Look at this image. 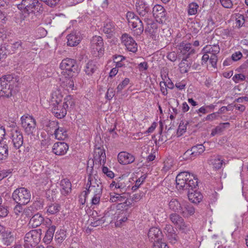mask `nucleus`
<instances>
[{
	"mask_svg": "<svg viewBox=\"0 0 248 248\" xmlns=\"http://www.w3.org/2000/svg\"><path fill=\"white\" fill-rule=\"evenodd\" d=\"M44 220V217L42 215L37 213L30 219L29 225L33 228H36L41 225Z\"/></svg>",
	"mask_w": 248,
	"mask_h": 248,
	"instance_id": "nucleus-25",
	"label": "nucleus"
},
{
	"mask_svg": "<svg viewBox=\"0 0 248 248\" xmlns=\"http://www.w3.org/2000/svg\"><path fill=\"white\" fill-rule=\"evenodd\" d=\"M68 149L69 146L66 143L57 142L53 144L52 152L57 155H63L66 154Z\"/></svg>",
	"mask_w": 248,
	"mask_h": 248,
	"instance_id": "nucleus-13",
	"label": "nucleus"
},
{
	"mask_svg": "<svg viewBox=\"0 0 248 248\" xmlns=\"http://www.w3.org/2000/svg\"><path fill=\"white\" fill-rule=\"evenodd\" d=\"M54 134L55 138L58 140H64L67 137V130L63 127L59 126Z\"/></svg>",
	"mask_w": 248,
	"mask_h": 248,
	"instance_id": "nucleus-30",
	"label": "nucleus"
},
{
	"mask_svg": "<svg viewBox=\"0 0 248 248\" xmlns=\"http://www.w3.org/2000/svg\"><path fill=\"white\" fill-rule=\"evenodd\" d=\"M144 21L147 22V27L145 29V31H148L152 35L155 33L157 31L156 24L150 20L149 17H148V19H146Z\"/></svg>",
	"mask_w": 248,
	"mask_h": 248,
	"instance_id": "nucleus-32",
	"label": "nucleus"
},
{
	"mask_svg": "<svg viewBox=\"0 0 248 248\" xmlns=\"http://www.w3.org/2000/svg\"><path fill=\"white\" fill-rule=\"evenodd\" d=\"M246 77L245 75L240 73L235 74L232 78V80L235 83H240L245 80Z\"/></svg>",
	"mask_w": 248,
	"mask_h": 248,
	"instance_id": "nucleus-53",
	"label": "nucleus"
},
{
	"mask_svg": "<svg viewBox=\"0 0 248 248\" xmlns=\"http://www.w3.org/2000/svg\"><path fill=\"white\" fill-rule=\"evenodd\" d=\"M195 156L193 155V152L192 151L191 149L187 150L183 155L182 158L183 159L187 160H192L195 158Z\"/></svg>",
	"mask_w": 248,
	"mask_h": 248,
	"instance_id": "nucleus-58",
	"label": "nucleus"
},
{
	"mask_svg": "<svg viewBox=\"0 0 248 248\" xmlns=\"http://www.w3.org/2000/svg\"><path fill=\"white\" fill-rule=\"evenodd\" d=\"M105 221V217H96L95 218L94 220L93 221H91V225L93 227H97L99 226L103 223H104Z\"/></svg>",
	"mask_w": 248,
	"mask_h": 248,
	"instance_id": "nucleus-56",
	"label": "nucleus"
},
{
	"mask_svg": "<svg viewBox=\"0 0 248 248\" xmlns=\"http://www.w3.org/2000/svg\"><path fill=\"white\" fill-rule=\"evenodd\" d=\"M245 23V18L243 15H239L235 19V26L238 28H241Z\"/></svg>",
	"mask_w": 248,
	"mask_h": 248,
	"instance_id": "nucleus-57",
	"label": "nucleus"
},
{
	"mask_svg": "<svg viewBox=\"0 0 248 248\" xmlns=\"http://www.w3.org/2000/svg\"><path fill=\"white\" fill-rule=\"evenodd\" d=\"M135 6L139 14L141 16L144 17V20L151 16L149 5L144 0H136Z\"/></svg>",
	"mask_w": 248,
	"mask_h": 248,
	"instance_id": "nucleus-11",
	"label": "nucleus"
},
{
	"mask_svg": "<svg viewBox=\"0 0 248 248\" xmlns=\"http://www.w3.org/2000/svg\"><path fill=\"white\" fill-rule=\"evenodd\" d=\"M167 236L170 241V242L171 243L174 244L177 240V235L176 234L175 232H174L170 234H169Z\"/></svg>",
	"mask_w": 248,
	"mask_h": 248,
	"instance_id": "nucleus-64",
	"label": "nucleus"
},
{
	"mask_svg": "<svg viewBox=\"0 0 248 248\" xmlns=\"http://www.w3.org/2000/svg\"><path fill=\"white\" fill-rule=\"evenodd\" d=\"M187 59V58H183L182 61L179 63V69L181 73L187 72L190 68V66L186 61Z\"/></svg>",
	"mask_w": 248,
	"mask_h": 248,
	"instance_id": "nucleus-45",
	"label": "nucleus"
},
{
	"mask_svg": "<svg viewBox=\"0 0 248 248\" xmlns=\"http://www.w3.org/2000/svg\"><path fill=\"white\" fill-rule=\"evenodd\" d=\"M169 218L171 222L177 227L180 223H183L184 219L179 214L174 213L170 215Z\"/></svg>",
	"mask_w": 248,
	"mask_h": 248,
	"instance_id": "nucleus-38",
	"label": "nucleus"
},
{
	"mask_svg": "<svg viewBox=\"0 0 248 248\" xmlns=\"http://www.w3.org/2000/svg\"><path fill=\"white\" fill-rule=\"evenodd\" d=\"M230 124L228 122L220 124L215 128L212 129L211 135L213 137L217 134L221 133Z\"/></svg>",
	"mask_w": 248,
	"mask_h": 248,
	"instance_id": "nucleus-40",
	"label": "nucleus"
},
{
	"mask_svg": "<svg viewBox=\"0 0 248 248\" xmlns=\"http://www.w3.org/2000/svg\"><path fill=\"white\" fill-rule=\"evenodd\" d=\"M66 231L61 229L56 232L55 239L58 243L61 244L66 239Z\"/></svg>",
	"mask_w": 248,
	"mask_h": 248,
	"instance_id": "nucleus-41",
	"label": "nucleus"
},
{
	"mask_svg": "<svg viewBox=\"0 0 248 248\" xmlns=\"http://www.w3.org/2000/svg\"><path fill=\"white\" fill-rule=\"evenodd\" d=\"M54 115L58 119L63 118L67 113L66 109H52Z\"/></svg>",
	"mask_w": 248,
	"mask_h": 248,
	"instance_id": "nucleus-51",
	"label": "nucleus"
},
{
	"mask_svg": "<svg viewBox=\"0 0 248 248\" xmlns=\"http://www.w3.org/2000/svg\"><path fill=\"white\" fill-rule=\"evenodd\" d=\"M116 30L115 25L112 22L105 23L103 28V32L108 38L111 37L115 33Z\"/></svg>",
	"mask_w": 248,
	"mask_h": 248,
	"instance_id": "nucleus-27",
	"label": "nucleus"
},
{
	"mask_svg": "<svg viewBox=\"0 0 248 248\" xmlns=\"http://www.w3.org/2000/svg\"><path fill=\"white\" fill-rule=\"evenodd\" d=\"M8 213V207L0 205V219L6 217Z\"/></svg>",
	"mask_w": 248,
	"mask_h": 248,
	"instance_id": "nucleus-59",
	"label": "nucleus"
},
{
	"mask_svg": "<svg viewBox=\"0 0 248 248\" xmlns=\"http://www.w3.org/2000/svg\"><path fill=\"white\" fill-rule=\"evenodd\" d=\"M173 163L172 159H168L164 161V167L162 169V171L164 172H167L171 169L173 166Z\"/></svg>",
	"mask_w": 248,
	"mask_h": 248,
	"instance_id": "nucleus-55",
	"label": "nucleus"
},
{
	"mask_svg": "<svg viewBox=\"0 0 248 248\" xmlns=\"http://www.w3.org/2000/svg\"><path fill=\"white\" fill-rule=\"evenodd\" d=\"M195 52L194 48L190 43L182 42L178 46L177 53L178 55L183 56V58H188Z\"/></svg>",
	"mask_w": 248,
	"mask_h": 248,
	"instance_id": "nucleus-10",
	"label": "nucleus"
},
{
	"mask_svg": "<svg viewBox=\"0 0 248 248\" xmlns=\"http://www.w3.org/2000/svg\"><path fill=\"white\" fill-rule=\"evenodd\" d=\"M102 187L103 186H89L87 189V191H85V195H87L90 193H93V195L95 194H102Z\"/></svg>",
	"mask_w": 248,
	"mask_h": 248,
	"instance_id": "nucleus-43",
	"label": "nucleus"
},
{
	"mask_svg": "<svg viewBox=\"0 0 248 248\" xmlns=\"http://www.w3.org/2000/svg\"><path fill=\"white\" fill-rule=\"evenodd\" d=\"M130 80L128 78H125L117 86V89L118 92L121 91L129 83Z\"/></svg>",
	"mask_w": 248,
	"mask_h": 248,
	"instance_id": "nucleus-61",
	"label": "nucleus"
},
{
	"mask_svg": "<svg viewBox=\"0 0 248 248\" xmlns=\"http://www.w3.org/2000/svg\"><path fill=\"white\" fill-rule=\"evenodd\" d=\"M135 159L134 155L126 152H121L118 155V161L121 164H131L135 161Z\"/></svg>",
	"mask_w": 248,
	"mask_h": 248,
	"instance_id": "nucleus-16",
	"label": "nucleus"
},
{
	"mask_svg": "<svg viewBox=\"0 0 248 248\" xmlns=\"http://www.w3.org/2000/svg\"><path fill=\"white\" fill-rule=\"evenodd\" d=\"M61 206L59 204L54 203L46 207V213L48 215H54L59 212Z\"/></svg>",
	"mask_w": 248,
	"mask_h": 248,
	"instance_id": "nucleus-39",
	"label": "nucleus"
},
{
	"mask_svg": "<svg viewBox=\"0 0 248 248\" xmlns=\"http://www.w3.org/2000/svg\"><path fill=\"white\" fill-rule=\"evenodd\" d=\"M18 79L8 75L0 78V97H9L15 93L18 85Z\"/></svg>",
	"mask_w": 248,
	"mask_h": 248,
	"instance_id": "nucleus-2",
	"label": "nucleus"
},
{
	"mask_svg": "<svg viewBox=\"0 0 248 248\" xmlns=\"http://www.w3.org/2000/svg\"><path fill=\"white\" fill-rule=\"evenodd\" d=\"M182 202L175 198L171 199L169 202L170 209L175 213H179Z\"/></svg>",
	"mask_w": 248,
	"mask_h": 248,
	"instance_id": "nucleus-31",
	"label": "nucleus"
},
{
	"mask_svg": "<svg viewBox=\"0 0 248 248\" xmlns=\"http://www.w3.org/2000/svg\"><path fill=\"white\" fill-rule=\"evenodd\" d=\"M21 46H22V42H21V41H18L15 43H14L13 44H12V45L11 46V52L12 53L15 52L17 50V49L19 47H21Z\"/></svg>",
	"mask_w": 248,
	"mask_h": 248,
	"instance_id": "nucleus-63",
	"label": "nucleus"
},
{
	"mask_svg": "<svg viewBox=\"0 0 248 248\" xmlns=\"http://www.w3.org/2000/svg\"><path fill=\"white\" fill-rule=\"evenodd\" d=\"M109 187L113 190L116 189L118 190V192L121 193H124L126 191L125 184L124 182H122L121 180L117 179H115V180H113L112 182L110 184Z\"/></svg>",
	"mask_w": 248,
	"mask_h": 248,
	"instance_id": "nucleus-24",
	"label": "nucleus"
},
{
	"mask_svg": "<svg viewBox=\"0 0 248 248\" xmlns=\"http://www.w3.org/2000/svg\"><path fill=\"white\" fill-rule=\"evenodd\" d=\"M94 158L96 159H98L99 161H103L104 163V160H106V154L105 151L100 148L97 149L94 152Z\"/></svg>",
	"mask_w": 248,
	"mask_h": 248,
	"instance_id": "nucleus-47",
	"label": "nucleus"
},
{
	"mask_svg": "<svg viewBox=\"0 0 248 248\" xmlns=\"http://www.w3.org/2000/svg\"><path fill=\"white\" fill-rule=\"evenodd\" d=\"M221 5L225 8L231 9L233 6L232 0H219Z\"/></svg>",
	"mask_w": 248,
	"mask_h": 248,
	"instance_id": "nucleus-60",
	"label": "nucleus"
},
{
	"mask_svg": "<svg viewBox=\"0 0 248 248\" xmlns=\"http://www.w3.org/2000/svg\"><path fill=\"white\" fill-rule=\"evenodd\" d=\"M102 186L100 180L96 179L91 175H89L88 178L87 187H88L89 186Z\"/></svg>",
	"mask_w": 248,
	"mask_h": 248,
	"instance_id": "nucleus-42",
	"label": "nucleus"
},
{
	"mask_svg": "<svg viewBox=\"0 0 248 248\" xmlns=\"http://www.w3.org/2000/svg\"><path fill=\"white\" fill-rule=\"evenodd\" d=\"M177 227L180 231L185 233H188L191 230L189 225L186 224L184 220H183V223L179 224Z\"/></svg>",
	"mask_w": 248,
	"mask_h": 248,
	"instance_id": "nucleus-54",
	"label": "nucleus"
},
{
	"mask_svg": "<svg viewBox=\"0 0 248 248\" xmlns=\"http://www.w3.org/2000/svg\"><path fill=\"white\" fill-rule=\"evenodd\" d=\"M63 96L60 90L56 89L53 91L50 101V106L52 108L61 107V102Z\"/></svg>",
	"mask_w": 248,
	"mask_h": 248,
	"instance_id": "nucleus-14",
	"label": "nucleus"
},
{
	"mask_svg": "<svg viewBox=\"0 0 248 248\" xmlns=\"http://www.w3.org/2000/svg\"><path fill=\"white\" fill-rule=\"evenodd\" d=\"M61 76H72L76 69V62L74 59L66 58L63 60L60 64Z\"/></svg>",
	"mask_w": 248,
	"mask_h": 248,
	"instance_id": "nucleus-8",
	"label": "nucleus"
},
{
	"mask_svg": "<svg viewBox=\"0 0 248 248\" xmlns=\"http://www.w3.org/2000/svg\"><path fill=\"white\" fill-rule=\"evenodd\" d=\"M3 240L5 244L9 245L14 240V232L9 230H7L3 232L2 234Z\"/></svg>",
	"mask_w": 248,
	"mask_h": 248,
	"instance_id": "nucleus-35",
	"label": "nucleus"
},
{
	"mask_svg": "<svg viewBox=\"0 0 248 248\" xmlns=\"http://www.w3.org/2000/svg\"><path fill=\"white\" fill-rule=\"evenodd\" d=\"M46 130L49 132H52V131H54V132L56 130V129L58 128L59 126L58 122L55 121H49L46 124Z\"/></svg>",
	"mask_w": 248,
	"mask_h": 248,
	"instance_id": "nucleus-48",
	"label": "nucleus"
},
{
	"mask_svg": "<svg viewBox=\"0 0 248 248\" xmlns=\"http://www.w3.org/2000/svg\"><path fill=\"white\" fill-rule=\"evenodd\" d=\"M12 142L16 149H19L23 144V137L22 133L17 130L13 132Z\"/></svg>",
	"mask_w": 248,
	"mask_h": 248,
	"instance_id": "nucleus-21",
	"label": "nucleus"
},
{
	"mask_svg": "<svg viewBox=\"0 0 248 248\" xmlns=\"http://www.w3.org/2000/svg\"><path fill=\"white\" fill-rule=\"evenodd\" d=\"M195 212L194 206L190 203L187 202H182L179 214L184 217H189L193 215Z\"/></svg>",
	"mask_w": 248,
	"mask_h": 248,
	"instance_id": "nucleus-15",
	"label": "nucleus"
},
{
	"mask_svg": "<svg viewBox=\"0 0 248 248\" xmlns=\"http://www.w3.org/2000/svg\"><path fill=\"white\" fill-rule=\"evenodd\" d=\"M72 76H60V80L62 87L66 88L67 90H74V82Z\"/></svg>",
	"mask_w": 248,
	"mask_h": 248,
	"instance_id": "nucleus-22",
	"label": "nucleus"
},
{
	"mask_svg": "<svg viewBox=\"0 0 248 248\" xmlns=\"http://www.w3.org/2000/svg\"><path fill=\"white\" fill-rule=\"evenodd\" d=\"M62 108H71L75 106V99L72 95H67L64 99Z\"/></svg>",
	"mask_w": 248,
	"mask_h": 248,
	"instance_id": "nucleus-33",
	"label": "nucleus"
},
{
	"mask_svg": "<svg viewBox=\"0 0 248 248\" xmlns=\"http://www.w3.org/2000/svg\"><path fill=\"white\" fill-rule=\"evenodd\" d=\"M197 186V178L188 172H181L176 177V187L178 190H188V199L195 203L201 202L203 198L202 195L199 191H190L196 188Z\"/></svg>",
	"mask_w": 248,
	"mask_h": 248,
	"instance_id": "nucleus-1",
	"label": "nucleus"
},
{
	"mask_svg": "<svg viewBox=\"0 0 248 248\" xmlns=\"http://www.w3.org/2000/svg\"><path fill=\"white\" fill-rule=\"evenodd\" d=\"M42 230L40 229L31 230L27 232L24 237L25 246L27 248H32L41 240Z\"/></svg>",
	"mask_w": 248,
	"mask_h": 248,
	"instance_id": "nucleus-5",
	"label": "nucleus"
},
{
	"mask_svg": "<svg viewBox=\"0 0 248 248\" xmlns=\"http://www.w3.org/2000/svg\"><path fill=\"white\" fill-rule=\"evenodd\" d=\"M67 45L74 46L78 45L81 40V37L79 31H73L67 36Z\"/></svg>",
	"mask_w": 248,
	"mask_h": 248,
	"instance_id": "nucleus-19",
	"label": "nucleus"
},
{
	"mask_svg": "<svg viewBox=\"0 0 248 248\" xmlns=\"http://www.w3.org/2000/svg\"><path fill=\"white\" fill-rule=\"evenodd\" d=\"M220 50L219 46L218 45H207L202 49L203 56L202 57V64L205 63L209 60L210 56L212 55H217Z\"/></svg>",
	"mask_w": 248,
	"mask_h": 248,
	"instance_id": "nucleus-9",
	"label": "nucleus"
},
{
	"mask_svg": "<svg viewBox=\"0 0 248 248\" xmlns=\"http://www.w3.org/2000/svg\"><path fill=\"white\" fill-rule=\"evenodd\" d=\"M191 150L193 152V155L196 157L205 151V147L202 144H198L192 147Z\"/></svg>",
	"mask_w": 248,
	"mask_h": 248,
	"instance_id": "nucleus-46",
	"label": "nucleus"
},
{
	"mask_svg": "<svg viewBox=\"0 0 248 248\" xmlns=\"http://www.w3.org/2000/svg\"><path fill=\"white\" fill-rule=\"evenodd\" d=\"M188 123L187 122H185L181 121L180 122L177 129V134L178 136L182 135L186 132V125Z\"/></svg>",
	"mask_w": 248,
	"mask_h": 248,
	"instance_id": "nucleus-52",
	"label": "nucleus"
},
{
	"mask_svg": "<svg viewBox=\"0 0 248 248\" xmlns=\"http://www.w3.org/2000/svg\"><path fill=\"white\" fill-rule=\"evenodd\" d=\"M126 18L129 26L132 27L134 33L136 35H140L143 31V25L141 19L131 12L127 13Z\"/></svg>",
	"mask_w": 248,
	"mask_h": 248,
	"instance_id": "nucleus-6",
	"label": "nucleus"
},
{
	"mask_svg": "<svg viewBox=\"0 0 248 248\" xmlns=\"http://www.w3.org/2000/svg\"><path fill=\"white\" fill-rule=\"evenodd\" d=\"M55 230L56 227L54 225H52L48 228L44 238L45 243H49L52 240Z\"/></svg>",
	"mask_w": 248,
	"mask_h": 248,
	"instance_id": "nucleus-34",
	"label": "nucleus"
},
{
	"mask_svg": "<svg viewBox=\"0 0 248 248\" xmlns=\"http://www.w3.org/2000/svg\"><path fill=\"white\" fill-rule=\"evenodd\" d=\"M122 43L129 51L135 53L138 49L137 44L132 37L127 34H124L121 37Z\"/></svg>",
	"mask_w": 248,
	"mask_h": 248,
	"instance_id": "nucleus-12",
	"label": "nucleus"
},
{
	"mask_svg": "<svg viewBox=\"0 0 248 248\" xmlns=\"http://www.w3.org/2000/svg\"><path fill=\"white\" fill-rule=\"evenodd\" d=\"M31 198L30 191L25 187L16 188L12 194L13 200L18 204H27L30 202Z\"/></svg>",
	"mask_w": 248,
	"mask_h": 248,
	"instance_id": "nucleus-4",
	"label": "nucleus"
},
{
	"mask_svg": "<svg viewBox=\"0 0 248 248\" xmlns=\"http://www.w3.org/2000/svg\"><path fill=\"white\" fill-rule=\"evenodd\" d=\"M97 69L96 63L94 61H89L85 64L84 71L88 76H92Z\"/></svg>",
	"mask_w": 248,
	"mask_h": 248,
	"instance_id": "nucleus-26",
	"label": "nucleus"
},
{
	"mask_svg": "<svg viewBox=\"0 0 248 248\" xmlns=\"http://www.w3.org/2000/svg\"><path fill=\"white\" fill-rule=\"evenodd\" d=\"M109 201L111 202H119L117 205L118 210H127L131 206V202L128 200V193H110L109 196Z\"/></svg>",
	"mask_w": 248,
	"mask_h": 248,
	"instance_id": "nucleus-3",
	"label": "nucleus"
},
{
	"mask_svg": "<svg viewBox=\"0 0 248 248\" xmlns=\"http://www.w3.org/2000/svg\"><path fill=\"white\" fill-rule=\"evenodd\" d=\"M8 155V147L6 144L0 142V162L5 160Z\"/></svg>",
	"mask_w": 248,
	"mask_h": 248,
	"instance_id": "nucleus-36",
	"label": "nucleus"
},
{
	"mask_svg": "<svg viewBox=\"0 0 248 248\" xmlns=\"http://www.w3.org/2000/svg\"><path fill=\"white\" fill-rule=\"evenodd\" d=\"M125 211V210L122 209V211H119L118 216L116 217V222L117 224H118L119 223L121 224L127 220V217Z\"/></svg>",
	"mask_w": 248,
	"mask_h": 248,
	"instance_id": "nucleus-44",
	"label": "nucleus"
},
{
	"mask_svg": "<svg viewBox=\"0 0 248 248\" xmlns=\"http://www.w3.org/2000/svg\"><path fill=\"white\" fill-rule=\"evenodd\" d=\"M210 163L213 167L217 170L221 168L223 164L224 163V159L220 155H217L213 157L210 160Z\"/></svg>",
	"mask_w": 248,
	"mask_h": 248,
	"instance_id": "nucleus-29",
	"label": "nucleus"
},
{
	"mask_svg": "<svg viewBox=\"0 0 248 248\" xmlns=\"http://www.w3.org/2000/svg\"><path fill=\"white\" fill-rule=\"evenodd\" d=\"M21 125L25 133L32 135L36 131V122L32 116L24 115L21 117Z\"/></svg>",
	"mask_w": 248,
	"mask_h": 248,
	"instance_id": "nucleus-7",
	"label": "nucleus"
},
{
	"mask_svg": "<svg viewBox=\"0 0 248 248\" xmlns=\"http://www.w3.org/2000/svg\"><path fill=\"white\" fill-rule=\"evenodd\" d=\"M199 8V4L195 2H192L188 4L187 6V11L189 16L195 15Z\"/></svg>",
	"mask_w": 248,
	"mask_h": 248,
	"instance_id": "nucleus-37",
	"label": "nucleus"
},
{
	"mask_svg": "<svg viewBox=\"0 0 248 248\" xmlns=\"http://www.w3.org/2000/svg\"><path fill=\"white\" fill-rule=\"evenodd\" d=\"M243 57V54L240 51H236L232 54L231 59L233 61L236 62L240 60Z\"/></svg>",
	"mask_w": 248,
	"mask_h": 248,
	"instance_id": "nucleus-62",
	"label": "nucleus"
},
{
	"mask_svg": "<svg viewBox=\"0 0 248 248\" xmlns=\"http://www.w3.org/2000/svg\"><path fill=\"white\" fill-rule=\"evenodd\" d=\"M150 240L155 243L159 241L162 238V233L160 230L157 227L151 228L148 233Z\"/></svg>",
	"mask_w": 248,
	"mask_h": 248,
	"instance_id": "nucleus-17",
	"label": "nucleus"
},
{
	"mask_svg": "<svg viewBox=\"0 0 248 248\" xmlns=\"http://www.w3.org/2000/svg\"><path fill=\"white\" fill-rule=\"evenodd\" d=\"M60 187L61 193L63 196H66L71 192L72 185L67 179H63L61 181Z\"/></svg>",
	"mask_w": 248,
	"mask_h": 248,
	"instance_id": "nucleus-23",
	"label": "nucleus"
},
{
	"mask_svg": "<svg viewBox=\"0 0 248 248\" xmlns=\"http://www.w3.org/2000/svg\"><path fill=\"white\" fill-rule=\"evenodd\" d=\"M125 60V57L122 55H115L113 58L114 62L117 67H121L124 65L123 61Z\"/></svg>",
	"mask_w": 248,
	"mask_h": 248,
	"instance_id": "nucleus-49",
	"label": "nucleus"
},
{
	"mask_svg": "<svg viewBox=\"0 0 248 248\" xmlns=\"http://www.w3.org/2000/svg\"><path fill=\"white\" fill-rule=\"evenodd\" d=\"M38 4V0H23L21 4H19L17 7L18 9L24 8L28 12H31L33 11Z\"/></svg>",
	"mask_w": 248,
	"mask_h": 248,
	"instance_id": "nucleus-20",
	"label": "nucleus"
},
{
	"mask_svg": "<svg viewBox=\"0 0 248 248\" xmlns=\"http://www.w3.org/2000/svg\"><path fill=\"white\" fill-rule=\"evenodd\" d=\"M91 47L94 51H97L98 53H102L103 49L104 43L103 39L101 36H94L93 37L91 41Z\"/></svg>",
	"mask_w": 248,
	"mask_h": 248,
	"instance_id": "nucleus-18",
	"label": "nucleus"
},
{
	"mask_svg": "<svg viewBox=\"0 0 248 248\" xmlns=\"http://www.w3.org/2000/svg\"><path fill=\"white\" fill-rule=\"evenodd\" d=\"M147 178L146 174H143L138 178L135 183V185L132 187V190L133 191L136 190L144 182Z\"/></svg>",
	"mask_w": 248,
	"mask_h": 248,
	"instance_id": "nucleus-50",
	"label": "nucleus"
},
{
	"mask_svg": "<svg viewBox=\"0 0 248 248\" xmlns=\"http://www.w3.org/2000/svg\"><path fill=\"white\" fill-rule=\"evenodd\" d=\"M153 15L155 18H161L165 16V9L161 5L156 4L153 8Z\"/></svg>",
	"mask_w": 248,
	"mask_h": 248,
	"instance_id": "nucleus-28",
	"label": "nucleus"
}]
</instances>
